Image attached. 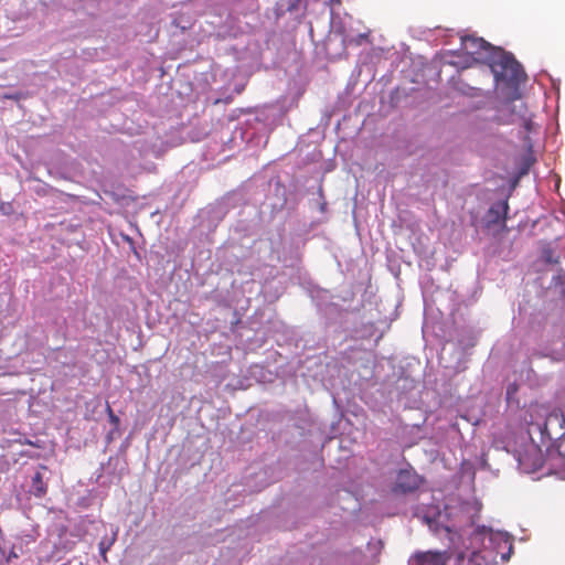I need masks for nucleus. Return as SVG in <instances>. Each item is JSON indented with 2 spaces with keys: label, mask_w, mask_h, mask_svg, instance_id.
Masks as SVG:
<instances>
[{
  "label": "nucleus",
  "mask_w": 565,
  "mask_h": 565,
  "mask_svg": "<svg viewBox=\"0 0 565 565\" xmlns=\"http://www.w3.org/2000/svg\"><path fill=\"white\" fill-rule=\"evenodd\" d=\"M462 50L476 61L489 66L497 82H519L523 76L521 64L511 53L494 47L481 38L463 36Z\"/></svg>",
  "instance_id": "1"
},
{
  "label": "nucleus",
  "mask_w": 565,
  "mask_h": 565,
  "mask_svg": "<svg viewBox=\"0 0 565 565\" xmlns=\"http://www.w3.org/2000/svg\"><path fill=\"white\" fill-rule=\"evenodd\" d=\"M542 435L548 439H565V415L558 409L552 411L541 428Z\"/></svg>",
  "instance_id": "2"
},
{
  "label": "nucleus",
  "mask_w": 565,
  "mask_h": 565,
  "mask_svg": "<svg viewBox=\"0 0 565 565\" xmlns=\"http://www.w3.org/2000/svg\"><path fill=\"white\" fill-rule=\"evenodd\" d=\"M449 555L447 552H417L411 562L413 565H447Z\"/></svg>",
  "instance_id": "3"
},
{
  "label": "nucleus",
  "mask_w": 565,
  "mask_h": 565,
  "mask_svg": "<svg viewBox=\"0 0 565 565\" xmlns=\"http://www.w3.org/2000/svg\"><path fill=\"white\" fill-rule=\"evenodd\" d=\"M419 486L418 478L415 473L408 470H401L396 478V489L402 492H412L416 490Z\"/></svg>",
  "instance_id": "4"
},
{
  "label": "nucleus",
  "mask_w": 565,
  "mask_h": 565,
  "mask_svg": "<svg viewBox=\"0 0 565 565\" xmlns=\"http://www.w3.org/2000/svg\"><path fill=\"white\" fill-rule=\"evenodd\" d=\"M46 492L47 484L44 482L42 473L38 471L32 478L31 493L36 498H42Z\"/></svg>",
  "instance_id": "5"
},
{
  "label": "nucleus",
  "mask_w": 565,
  "mask_h": 565,
  "mask_svg": "<svg viewBox=\"0 0 565 565\" xmlns=\"http://www.w3.org/2000/svg\"><path fill=\"white\" fill-rule=\"evenodd\" d=\"M508 209H509V205L505 201L493 204L489 210L491 221L494 223L499 222L501 218V214L502 213L507 214Z\"/></svg>",
  "instance_id": "6"
},
{
  "label": "nucleus",
  "mask_w": 565,
  "mask_h": 565,
  "mask_svg": "<svg viewBox=\"0 0 565 565\" xmlns=\"http://www.w3.org/2000/svg\"><path fill=\"white\" fill-rule=\"evenodd\" d=\"M106 412H107V415H108L109 423L114 426L115 429H117L119 427L120 419L114 413V411L111 409V407H110V405L108 403L106 405Z\"/></svg>",
  "instance_id": "7"
},
{
  "label": "nucleus",
  "mask_w": 565,
  "mask_h": 565,
  "mask_svg": "<svg viewBox=\"0 0 565 565\" xmlns=\"http://www.w3.org/2000/svg\"><path fill=\"white\" fill-rule=\"evenodd\" d=\"M543 258L548 264H558V257L554 255V252L551 248H545L543 250Z\"/></svg>",
  "instance_id": "8"
},
{
  "label": "nucleus",
  "mask_w": 565,
  "mask_h": 565,
  "mask_svg": "<svg viewBox=\"0 0 565 565\" xmlns=\"http://www.w3.org/2000/svg\"><path fill=\"white\" fill-rule=\"evenodd\" d=\"M111 543L113 542H106V541H102L99 543V552H100V556L103 557L104 561H107V552L110 548Z\"/></svg>",
  "instance_id": "9"
},
{
  "label": "nucleus",
  "mask_w": 565,
  "mask_h": 565,
  "mask_svg": "<svg viewBox=\"0 0 565 565\" xmlns=\"http://www.w3.org/2000/svg\"><path fill=\"white\" fill-rule=\"evenodd\" d=\"M524 127L530 130L531 129V121L524 118Z\"/></svg>",
  "instance_id": "10"
},
{
  "label": "nucleus",
  "mask_w": 565,
  "mask_h": 565,
  "mask_svg": "<svg viewBox=\"0 0 565 565\" xmlns=\"http://www.w3.org/2000/svg\"><path fill=\"white\" fill-rule=\"evenodd\" d=\"M537 457H539V462L536 465V468L541 467L542 466V462H541V455L537 452Z\"/></svg>",
  "instance_id": "11"
}]
</instances>
